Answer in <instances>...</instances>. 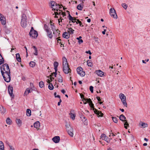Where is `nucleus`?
Masks as SVG:
<instances>
[{"mask_svg":"<svg viewBox=\"0 0 150 150\" xmlns=\"http://www.w3.org/2000/svg\"><path fill=\"white\" fill-rule=\"evenodd\" d=\"M63 71L65 74L70 73L71 70L69 68L67 59L64 57L63 58Z\"/></svg>","mask_w":150,"mask_h":150,"instance_id":"f257e3e1","label":"nucleus"},{"mask_svg":"<svg viewBox=\"0 0 150 150\" xmlns=\"http://www.w3.org/2000/svg\"><path fill=\"white\" fill-rule=\"evenodd\" d=\"M1 72H3L4 73H8L10 72V70L9 67L8 65L7 64H5L3 65L1 67Z\"/></svg>","mask_w":150,"mask_h":150,"instance_id":"f03ea898","label":"nucleus"},{"mask_svg":"<svg viewBox=\"0 0 150 150\" xmlns=\"http://www.w3.org/2000/svg\"><path fill=\"white\" fill-rule=\"evenodd\" d=\"M44 29L47 32V37L50 38L52 39V32L50 30V28L47 25L45 24L44 25Z\"/></svg>","mask_w":150,"mask_h":150,"instance_id":"7ed1b4c3","label":"nucleus"},{"mask_svg":"<svg viewBox=\"0 0 150 150\" xmlns=\"http://www.w3.org/2000/svg\"><path fill=\"white\" fill-rule=\"evenodd\" d=\"M2 75L4 80L7 82H9L11 80L10 72L8 73H4L2 72Z\"/></svg>","mask_w":150,"mask_h":150,"instance_id":"20e7f679","label":"nucleus"},{"mask_svg":"<svg viewBox=\"0 0 150 150\" xmlns=\"http://www.w3.org/2000/svg\"><path fill=\"white\" fill-rule=\"evenodd\" d=\"M27 18L25 14H23L22 16V20L21 22V26L23 28H25L27 25Z\"/></svg>","mask_w":150,"mask_h":150,"instance_id":"39448f33","label":"nucleus"},{"mask_svg":"<svg viewBox=\"0 0 150 150\" xmlns=\"http://www.w3.org/2000/svg\"><path fill=\"white\" fill-rule=\"evenodd\" d=\"M119 97L121 100V101L125 107H127V104L126 102V97L122 93H120L119 95Z\"/></svg>","mask_w":150,"mask_h":150,"instance_id":"423d86ee","label":"nucleus"},{"mask_svg":"<svg viewBox=\"0 0 150 150\" xmlns=\"http://www.w3.org/2000/svg\"><path fill=\"white\" fill-rule=\"evenodd\" d=\"M110 14L111 17L115 19H117V16L116 11L114 8H111L110 9Z\"/></svg>","mask_w":150,"mask_h":150,"instance_id":"0eeeda50","label":"nucleus"},{"mask_svg":"<svg viewBox=\"0 0 150 150\" xmlns=\"http://www.w3.org/2000/svg\"><path fill=\"white\" fill-rule=\"evenodd\" d=\"M77 73L81 76H83L85 75V72L83 71L82 68L80 67L77 68Z\"/></svg>","mask_w":150,"mask_h":150,"instance_id":"6e6552de","label":"nucleus"},{"mask_svg":"<svg viewBox=\"0 0 150 150\" xmlns=\"http://www.w3.org/2000/svg\"><path fill=\"white\" fill-rule=\"evenodd\" d=\"M0 21L2 25H4L6 24V18L1 13H0Z\"/></svg>","mask_w":150,"mask_h":150,"instance_id":"1a4fd4ad","label":"nucleus"},{"mask_svg":"<svg viewBox=\"0 0 150 150\" xmlns=\"http://www.w3.org/2000/svg\"><path fill=\"white\" fill-rule=\"evenodd\" d=\"M29 35L31 37L35 38H37L38 36V33L36 31H30L29 33Z\"/></svg>","mask_w":150,"mask_h":150,"instance_id":"9d476101","label":"nucleus"},{"mask_svg":"<svg viewBox=\"0 0 150 150\" xmlns=\"http://www.w3.org/2000/svg\"><path fill=\"white\" fill-rule=\"evenodd\" d=\"M60 137L59 136H57L54 137L52 140L55 143H57L59 142L60 140Z\"/></svg>","mask_w":150,"mask_h":150,"instance_id":"9b49d317","label":"nucleus"},{"mask_svg":"<svg viewBox=\"0 0 150 150\" xmlns=\"http://www.w3.org/2000/svg\"><path fill=\"white\" fill-rule=\"evenodd\" d=\"M61 8L60 5L59 4H58L56 3L54 7H52V8L55 11V10L58 11L59 9Z\"/></svg>","mask_w":150,"mask_h":150,"instance_id":"f8f14e48","label":"nucleus"},{"mask_svg":"<svg viewBox=\"0 0 150 150\" xmlns=\"http://www.w3.org/2000/svg\"><path fill=\"white\" fill-rule=\"evenodd\" d=\"M13 87L10 86L8 87V91L10 95L12 97L13 95Z\"/></svg>","mask_w":150,"mask_h":150,"instance_id":"ddd939ff","label":"nucleus"},{"mask_svg":"<svg viewBox=\"0 0 150 150\" xmlns=\"http://www.w3.org/2000/svg\"><path fill=\"white\" fill-rule=\"evenodd\" d=\"M96 73L98 76L102 77L104 75V73L100 70H97L96 71Z\"/></svg>","mask_w":150,"mask_h":150,"instance_id":"4468645a","label":"nucleus"},{"mask_svg":"<svg viewBox=\"0 0 150 150\" xmlns=\"http://www.w3.org/2000/svg\"><path fill=\"white\" fill-rule=\"evenodd\" d=\"M68 16L69 19L73 23H75L76 22V20L77 21V19L75 17L74 18V17H72L69 14Z\"/></svg>","mask_w":150,"mask_h":150,"instance_id":"2eb2a0df","label":"nucleus"},{"mask_svg":"<svg viewBox=\"0 0 150 150\" xmlns=\"http://www.w3.org/2000/svg\"><path fill=\"white\" fill-rule=\"evenodd\" d=\"M101 138L103 140H104L106 141L107 142H108V137H107L105 134H103L101 136Z\"/></svg>","mask_w":150,"mask_h":150,"instance_id":"dca6fc26","label":"nucleus"},{"mask_svg":"<svg viewBox=\"0 0 150 150\" xmlns=\"http://www.w3.org/2000/svg\"><path fill=\"white\" fill-rule=\"evenodd\" d=\"M63 37L67 39H68L70 37V35L66 32H64L62 35Z\"/></svg>","mask_w":150,"mask_h":150,"instance_id":"f3484780","label":"nucleus"},{"mask_svg":"<svg viewBox=\"0 0 150 150\" xmlns=\"http://www.w3.org/2000/svg\"><path fill=\"white\" fill-rule=\"evenodd\" d=\"M68 133V134L71 137L73 136V128L69 129H68V130H67Z\"/></svg>","mask_w":150,"mask_h":150,"instance_id":"a211bd4d","label":"nucleus"},{"mask_svg":"<svg viewBox=\"0 0 150 150\" xmlns=\"http://www.w3.org/2000/svg\"><path fill=\"white\" fill-rule=\"evenodd\" d=\"M120 120L122 121H125V122H127V121L125 120L126 118L123 115H121L119 117Z\"/></svg>","mask_w":150,"mask_h":150,"instance_id":"6ab92c4d","label":"nucleus"},{"mask_svg":"<svg viewBox=\"0 0 150 150\" xmlns=\"http://www.w3.org/2000/svg\"><path fill=\"white\" fill-rule=\"evenodd\" d=\"M54 23H52L51 22V28L53 31V33L54 34H55V30H56L55 28V26L54 25Z\"/></svg>","mask_w":150,"mask_h":150,"instance_id":"aec40b11","label":"nucleus"},{"mask_svg":"<svg viewBox=\"0 0 150 150\" xmlns=\"http://www.w3.org/2000/svg\"><path fill=\"white\" fill-rule=\"evenodd\" d=\"M65 126L67 130H68V129H69L73 128L70 125V122H66Z\"/></svg>","mask_w":150,"mask_h":150,"instance_id":"412c9836","label":"nucleus"},{"mask_svg":"<svg viewBox=\"0 0 150 150\" xmlns=\"http://www.w3.org/2000/svg\"><path fill=\"white\" fill-rule=\"evenodd\" d=\"M33 126L35 128L38 129L40 126V122H34Z\"/></svg>","mask_w":150,"mask_h":150,"instance_id":"4be33fe9","label":"nucleus"},{"mask_svg":"<svg viewBox=\"0 0 150 150\" xmlns=\"http://www.w3.org/2000/svg\"><path fill=\"white\" fill-rule=\"evenodd\" d=\"M58 65V63L57 62H55L54 63V69L56 71H57V67Z\"/></svg>","mask_w":150,"mask_h":150,"instance_id":"5701e85b","label":"nucleus"},{"mask_svg":"<svg viewBox=\"0 0 150 150\" xmlns=\"http://www.w3.org/2000/svg\"><path fill=\"white\" fill-rule=\"evenodd\" d=\"M142 123H140L139 124V126H141L142 128H145L147 127V124L145 122H141Z\"/></svg>","mask_w":150,"mask_h":150,"instance_id":"b1692460","label":"nucleus"},{"mask_svg":"<svg viewBox=\"0 0 150 150\" xmlns=\"http://www.w3.org/2000/svg\"><path fill=\"white\" fill-rule=\"evenodd\" d=\"M30 89V88H27L26 90H25V92L24 93V96L28 94V93L31 92L30 89Z\"/></svg>","mask_w":150,"mask_h":150,"instance_id":"393cba45","label":"nucleus"},{"mask_svg":"<svg viewBox=\"0 0 150 150\" xmlns=\"http://www.w3.org/2000/svg\"><path fill=\"white\" fill-rule=\"evenodd\" d=\"M16 58L18 62H21V58L19 53H17L16 54Z\"/></svg>","mask_w":150,"mask_h":150,"instance_id":"a878e982","label":"nucleus"},{"mask_svg":"<svg viewBox=\"0 0 150 150\" xmlns=\"http://www.w3.org/2000/svg\"><path fill=\"white\" fill-rule=\"evenodd\" d=\"M4 149V143L2 141L0 142V149L3 150Z\"/></svg>","mask_w":150,"mask_h":150,"instance_id":"bb28decb","label":"nucleus"},{"mask_svg":"<svg viewBox=\"0 0 150 150\" xmlns=\"http://www.w3.org/2000/svg\"><path fill=\"white\" fill-rule=\"evenodd\" d=\"M26 115L27 116H29L31 115V111L29 109H27L26 111Z\"/></svg>","mask_w":150,"mask_h":150,"instance_id":"cd10ccee","label":"nucleus"},{"mask_svg":"<svg viewBox=\"0 0 150 150\" xmlns=\"http://www.w3.org/2000/svg\"><path fill=\"white\" fill-rule=\"evenodd\" d=\"M35 65V63L34 62L31 61L30 63V67H34Z\"/></svg>","mask_w":150,"mask_h":150,"instance_id":"c85d7f7f","label":"nucleus"},{"mask_svg":"<svg viewBox=\"0 0 150 150\" xmlns=\"http://www.w3.org/2000/svg\"><path fill=\"white\" fill-rule=\"evenodd\" d=\"M68 31L69 33H70V34H72L74 33V30H73L71 28H68Z\"/></svg>","mask_w":150,"mask_h":150,"instance_id":"c756f323","label":"nucleus"},{"mask_svg":"<svg viewBox=\"0 0 150 150\" xmlns=\"http://www.w3.org/2000/svg\"><path fill=\"white\" fill-rule=\"evenodd\" d=\"M4 59L2 56L0 54V65L4 63Z\"/></svg>","mask_w":150,"mask_h":150,"instance_id":"7c9ffc66","label":"nucleus"},{"mask_svg":"<svg viewBox=\"0 0 150 150\" xmlns=\"http://www.w3.org/2000/svg\"><path fill=\"white\" fill-rule=\"evenodd\" d=\"M39 85L41 88H42L44 87V83L43 81H41L39 83Z\"/></svg>","mask_w":150,"mask_h":150,"instance_id":"2f4dec72","label":"nucleus"},{"mask_svg":"<svg viewBox=\"0 0 150 150\" xmlns=\"http://www.w3.org/2000/svg\"><path fill=\"white\" fill-rule=\"evenodd\" d=\"M124 127L126 129H127L129 127V125L128 122H125L124 124Z\"/></svg>","mask_w":150,"mask_h":150,"instance_id":"473e14b6","label":"nucleus"},{"mask_svg":"<svg viewBox=\"0 0 150 150\" xmlns=\"http://www.w3.org/2000/svg\"><path fill=\"white\" fill-rule=\"evenodd\" d=\"M83 7V6L81 5V4H79L77 6V8L79 10L81 11L82 10Z\"/></svg>","mask_w":150,"mask_h":150,"instance_id":"72a5a7b5","label":"nucleus"},{"mask_svg":"<svg viewBox=\"0 0 150 150\" xmlns=\"http://www.w3.org/2000/svg\"><path fill=\"white\" fill-rule=\"evenodd\" d=\"M55 34H56V36H59L60 35V31L58 29L56 30H55Z\"/></svg>","mask_w":150,"mask_h":150,"instance_id":"f704fd0d","label":"nucleus"},{"mask_svg":"<svg viewBox=\"0 0 150 150\" xmlns=\"http://www.w3.org/2000/svg\"><path fill=\"white\" fill-rule=\"evenodd\" d=\"M48 88L50 90H52L53 89L54 87L52 83H49V85L48 86Z\"/></svg>","mask_w":150,"mask_h":150,"instance_id":"c9c22d12","label":"nucleus"},{"mask_svg":"<svg viewBox=\"0 0 150 150\" xmlns=\"http://www.w3.org/2000/svg\"><path fill=\"white\" fill-rule=\"evenodd\" d=\"M69 114L70 115V117L71 118H72V119L73 120H74L75 118V115L74 114L71 113Z\"/></svg>","mask_w":150,"mask_h":150,"instance_id":"e433bc0d","label":"nucleus"},{"mask_svg":"<svg viewBox=\"0 0 150 150\" xmlns=\"http://www.w3.org/2000/svg\"><path fill=\"white\" fill-rule=\"evenodd\" d=\"M51 4L52 8V7L55 6V4H56V3L54 1H52L51 2Z\"/></svg>","mask_w":150,"mask_h":150,"instance_id":"4c0bfd02","label":"nucleus"},{"mask_svg":"<svg viewBox=\"0 0 150 150\" xmlns=\"http://www.w3.org/2000/svg\"><path fill=\"white\" fill-rule=\"evenodd\" d=\"M76 24L79 23V25L81 27H83V25H82V23L81 21H80L79 19L77 20V21L76 22Z\"/></svg>","mask_w":150,"mask_h":150,"instance_id":"58836bf2","label":"nucleus"},{"mask_svg":"<svg viewBox=\"0 0 150 150\" xmlns=\"http://www.w3.org/2000/svg\"><path fill=\"white\" fill-rule=\"evenodd\" d=\"M103 114L102 113V112L99 111L97 115H98V117H102L103 115Z\"/></svg>","mask_w":150,"mask_h":150,"instance_id":"ea45409f","label":"nucleus"},{"mask_svg":"<svg viewBox=\"0 0 150 150\" xmlns=\"http://www.w3.org/2000/svg\"><path fill=\"white\" fill-rule=\"evenodd\" d=\"M122 7L125 9H126L127 7V5L125 3L122 4Z\"/></svg>","mask_w":150,"mask_h":150,"instance_id":"a19ab883","label":"nucleus"},{"mask_svg":"<svg viewBox=\"0 0 150 150\" xmlns=\"http://www.w3.org/2000/svg\"><path fill=\"white\" fill-rule=\"evenodd\" d=\"M87 64L88 66L91 67L92 66V63L91 62V61L88 60L87 61Z\"/></svg>","mask_w":150,"mask_h":150,"instance_id":"79ce46f5","label":"nucleus"},{"mask_svg":"<svg viewBox=\"0 0 150 150\" xmlns=\"http://www.w3.org/2000/svg\"><path fill=\"white\" fill-rule=\"evenodd\" d=\"M58 81L60 83H62L63 81L62 78L61 76H59V77L58 79Z\"/></svg>","mask_w":150,"mask_h":150,"instance_id":"37998d69","label":"nucleus"},{"mask_svg":"<svg viewBox=\"0 0 150 150\" xmlns=\"http://www.w3.org/2000/svg\"><path fill=\"white\" fill-rule=\"evenodd\" d=\"M61 11H60V10L59 9V11H57V12H54V13H55V15H60L61 13Z\"/></svg>","mask_w":150,"mask_h":150,"instance_id":"c03bdc74","label":"nucleus"},{"mask_svg":"<svg viewBox=\"0 0 150 150\" xmlns=\"http://www.w3.org/2000/svg\"><path fill=\"white\" fill-rule=\"evenodd\" d=\"M112 119L113 122H117V118L115 117H112Z\"/></svg>","mask_w":150,"mask_h":150,"instance_id":"a18cd8bd","label":"nucleus"},{"mask_svg":"<svg viewBox=\"0 0 150 150\" xmlns=\"http://www.w3.org/2000/svg\"><path fill=\"white\" fill-rule=\"evenodd\" d=\"M56 94H57L56 92H55L54 93V97L55 98L57 97V98H60V96L59 95H56Z\"/></svg>","mask_w":150,"mask_h":150,"instance_id":"49530a36","label":"nucleus"},{"mask_svg":"<svg viewBox=\"0 0 150 150\" xmlns=\"http://www.w3.org/2000/svg\"><path fill=\"white\" fill-rule=\"evenodd\" d=\"M80 96L81 98L83 99L82 100H85V99L84 98V96L83 94H80Z\"/></svg>","mask_w":150,"mask_h":150,"instance_id":"de8ad7c7","label":"nucleus"},{"mask_svg":"<svg viewBox=\"0 0 150 150\" xmlns=\"http://www.w3.org/2000/svg\"><path fill=\"white\" fill-rule=\"evenodd\" d=\"M93 86H91L90 87V90L91 93L93 92Z\"/></svg>","mask_w":150,"mask_h":150,"instance_id":"09e8293b","label":"nucleus"},{"mask_svg":"<svg viewBox=\"0 0 150 150\" xmlns=\"http://www.w3.org/2000/svg\"><path fill=\"white\" fill-rule=\"evenodd\" d=\"M84 100L86 101L87 102H88L89 103L91 101V99L90 98H87L85 99Z\"/></svg>","mask_w":150,"mask_h":150,"instance_id":"8fccbe9b","label":"nucleus"},{"mask_svg":"<svg viewBox=\"0 0 150 150\" xmlns=\"http://www.w3.org/2000/svg\"><path fill=\"white\" fill-rule=\"evenodd\" d=\"M94 111V112L95 113L97 114L98 113V111H98L95 108L94 109H93V110Z\"/></svg>","mask_w":150,"mask_h":150,"instance_id":"3c124183","label":"nucleus"},{"mask_svg":"<svg viewBox=\"0 0 150 150\" xmlns=\"http://www.w3.org/2000/svg\"><path fill=\"white\" fill-rule=\"evenodd\" d=\"M9 146L10 148V150H14V148L12 146L9 145Z\"/></svg>","mask_w":150,"mask_h":150,"instance_id":"603ef678","label":"nucleus"},{"mask_svg":"<svg viewBox=\"0 0 150 150\" xmlns=\"http://www.w3.org/2000/svg\"><path fill=\"white\" fill-rule=\"evenodd\" d=\"M57 71H55V72H54L53 73H52V75L53 76L54 74V76L55 77H56L57 76Z\"/></svg>","mask_w":150,"mask_h":150,"instance_id":"864d4df0","label":"nucleus"},{"mask_svg":"<svg viewBox=\"0 0 150 150\" xmlns=\"http://www.w3.org/2000/svg\"><path fill=\"white\" fill-rule=\"evenodd\" d=\"M11 120L9 117H8L6 120V122H10Z\"/></svg>","mask_w":150,"mask_h":150,"instance_id":"5fc2aeb1","label":"nucleus"},{"mask_svg":"<svg viewBox=\"0 0 150 150\" xmlns=\"http://www.w3.org/2000/svg\"><path fill=\"white\" fill-rule=\"evenodd\" d=\"M93 38H94V40H95V41L96 42H98V38L96 37H94Z\"/></svg>","mask_w":150,"mask_h":150,"instance_id":"6e6d98bb","label":"nucleus"},{"mask_svg":"<svg viewBox=\"0 0 150 150\" xmlns=\"http://www.w3.org/2000/svg\"><path fill=\"white\" fill-rule=\"evenodd\" d=\"M86 53L87 54H89L90 55H91V52L90 50H88V51H86Z\"/></svg>","mask_w":150,"mask_h":150,"instance_id":"4d7b16f0","label":"nucleus"},{"mask_svg":"<svg viewBox=\"0 0 150 150\" xmlns=\"http://www.w3.org/2000/svg\"><path fill=\"white\" fill-rule=\"evenodd\" d=\"M83 42V40L81 39L79 40V42L80 44L82 43Z\"/></svg>","mask_w":150,"mask_h":150,"instance_id":"13d9d810","label":"nucleus"},{"mask_svg":"<svg viewBox=\"0 0 150 150\" xmlns=\"http://www.w3.org/2000/svg\"><path fill=\"white\" fill-rule=\"evenodd\" d=\"M93 109H93H94L95 108H94V105L93 104H92V105L90 106Z\"/></svg>","mask_w":150,"mask_h":150,"instance_id":"bf43d9fd","label":"nucleus"},{"mask_svg":"<svg viewBox=\"0 0 150 150\" xmlns=\"http://www.w3.org/2000/svg\"><path fill=\"white\" fill-rule=\"evenodd\" d=\"M110 135H109V136L110 137H111V134H112V136H114L115 135V134H114V133H110Z\"/></svg>","mask_w":150,"mask_h":150,"instance_id":"052dcab7","label":"nucleus"},{"mask_svg":"<svg viewBox=\"0 0 150 150\" xmlns=\"http://www.w3.org/2000/svg\"><path fill=\"white\" fill-rule=\"evenodd\" d=\"M96 98L98 101H100L101 100L100 98L99 97H97Z\"/></svg>","mask_w":150,"mask_h":150,"instance_id":"680f3d73","label":"nucleus"},{"mask_svg":"<svg viewBox=\"0 0 150 150\" xmlns=\"http://www.w3.org/2000/svg\"><path fill=\"white\" fill-rule=\"evenodd\" d=\"M61 92L63 94H64V93H65V91L64 90V89H63V90H62L61 91Z\"/></svg>","mask_w":150,"mask_h":150,"instance_id":"e2e57ef3","label":"nucleus"},{"mask_svg":"<svg viewBox=\"0 0 150 150\" xmlns=\"http://www.w3.org/2000/svg\"><path fill=\"white\" fill-rule=\"evenodd\" d=\"M17 125L19 126L20 127L21 125V122H17Z\"/></svg>","mask_w":150,"mask_h":150,"instance_id":"0e129e2a","label":"nucleus"},{"mask_svg":"<svg viewBox=\"0 0 150 150\" xmlns=\"http://www.w3.org/2000/svg\"><path fill=\"white\" fill-rule=\"evenodd\" d=\"M33 48L34 50L35 51H36L37 50V48H36V47L35 46H33Z\"/></svg>","mask_w":150,"mask_h":150,"instance_id":"69168bd1","label":"nucleus"},{"mask_svg":"<svg viewBox=\"0 0 150 150\" xmlns=\"http://www.w3.org/2000/svg\"><path fill=\"white\" fill-rule=\"evenodd\" d=\"M22 79L23 81H25L26 79L25 77L24 76H23L22 77Z\"/></svg>","mask_w":150,"mask_h":150,"instance_id":"338daca9","label":"nucleus"},{"mask_svg":"<svg viewBox=\"0 0 150 150\" xmlns=\"http://www.w3.org/2000/svg\"><path fill=\"white\" fill-rule=\"evenodd\" d=\"M34 54L35 55H38V52L37 50L35 51V52L34 53Z\"/></svg>","mask_w":150,"mask_h":150,"instance_id":"774afa93","label":"nucleus"}]
</instances>
